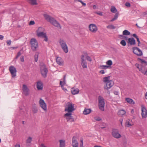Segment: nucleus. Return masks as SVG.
I'll list each match as a JSON object with an SVG mask.
<instances>
[{"instance_id":"1","label":"nucleus","mask_w":147,"mask_h":147,"mask_svg":"<svg viewBox=\"0 0 147 147\" xmlns=\"http://www.w3.org/2000/svg\"><path fill=\"white\" fill-rule=\"evenodd\" d=\"M103 82L106 84L104 86L105 90L110 89L114 84V82L112 80H110V76L105 77L103 79Z\"/></svg>"},{"instance_id":"2","label":"nucleus","mask_w":147,"mask_h":147,"mask_svg":"<svg viewBox=\"0 0 147 147\" xmlns=\"http://www.w3.org/2000/svg\"><path fill=\"white\" fill-rule=\"evenodd\" d=\"M44 16L45 19L48 21L49 22L51 23L55 27L61 28V26L60 24L54 18L51 17L49 15L46 14H44Z\"/></svg>"},{"instance_id":"3","label":"nucleus","mask_w":147,"mask_h":147,"mask_svg":"<svg viewBox=\"0 0 147 147\" xmlns=\"http://www.w3.org/2000/svg\"><path fill=\"white\" fill-rule=\"evenodd\" d=\"M75 105L72 102H68L65 106V111L69 113H71L75 110Z\"/></svg>"},{"instance_id":"4","label":"nucleus","mask_w":147,"mask_h":147,"mask_svg":"<svg viewBox=\"0 0 147 147\" xmlns=\"http://www.w3.org/2000/svg\"><path fill=\"white\" fill-rule=\"evenodd\" d=\"M59 42L63 51L66 53H67L68 52V47L65 41L63 39H60Z\"/></svg>"},{"instance_id":"5","label":"nucleus","mask_w":147,"mask_h":147,"mask_svg":"<svg viewBox=\"0 0 147 147\" xmlns=\"http://www.w3.org/2000/svg\"><path fill=\"white\" fill-rule=\"evenodd\" d=\"M99 107L100 110L104 111L105 102L103 98L100 96H98Z\"/></svg>"},{"instance_id":"6","label":"nucleus","mask_w":147,"mask_h":147,"mask_svg":"<svg viewBox=\"0 0 147 147\" xmlns=\"http://www.w3.org/2000/svg\"><path fill=\"white\" fill-rule=\"evenodd\" d=\"M30 43L31 45V48L32 50H36L38 47L37 42L35 38H32L30 40Z\"/></svg>"},{"instance_id":"7","label":"nucleus","mask_w":147,"mask_h":147,"mask_svg":"<svg viewBox=\"0 0 147 147\" xmlns=\"http://www.w3.org/2000/svg\"><path fill=\"white\" fill-rule=\"evenodd\" d=\"M40 70L42 76L44 78H46L47 77L48 70L45 65L43 64L42 66H41Z\"/></svg>"},{"instance_id":"8","label":"nucleus","mask_w":147,"mask_h":147,"mask_svg":"<svg viewBox=\"0 0 147 147\" xmlns=\"http://www.w3.org/2000/svg\"><path fill=\"white\" fill-rule=\"evenodd\" d=\"M40 106L45 111H47V105L44 100L42 98H40L39 101Z\"/></svg>"},{"instance_id":"9","label":"nucleus","mask_w":147,"mask_h":147,"mask_svg":"<svg viewBox=\"0 0 147 147\" xmlns=\"http://www.w3.org/2000/svg\"><path fill=\"white\" fill-rule=\"evenodd\" d=\"M141 115L142 118H146L147 117V110L144 105L141 107Z\"/></svg>"},{"instance_id":"10","label":"nucleus","mask_w":147,"mask_h":147,"mask_svg":"<svg viewBox=\"0 0 147 147\" xmlns=\"http://www.w3.org/2000/svg\"><path fill=\"white\" fill-rule=\"evenodd\" d=\"M133 53L136 55L141 56L142 55V51L139 48L137 47H134L133 48Z\"/></svg>"},{"instance_id":"11","label":"nucleus","mask_w":147,"mask_h":147,"mask_svg":"<svg viewBox=\"0 0 147 147\" xmlns=\"http://www.w3.org/2000/svg\"><path fill=\"white\" fill-rule=\"evenodd\" d=\"M71 115L72 114L71 113L69 112L65 114L64 117L65 118L67 121H70L71 122L74 121V119L73 118Z\"/></svg>"},{"instance_id":"12","label":"nucleus","mask_w":147,"mask_h":147,"mask_svg":"<svg viewBox=\"0 0 147 147\" xmlns=\"http://www.w3.org/2000/svg\"><path fill=\"white\" fill-rule=\"evenodd\" d=\"M36 34L38 37L44 38H45V41L46 42L48 41V37L47 36L46 33L44 32H37Z\"/></svg>"},{"instance_id":"13","label":"nucleus","mask_w":147,"mask_h":147,"mask_svg":"<svg viewBox=\"0 0 147 147\" xmlns=\"http://www.w3.org/2000/svg\"><path fill=\"white\" fill-rule=\"evenodd\" d=\"M9 70L11 73L12 77L13 78L16 76V70L13 66H10L9 67Z\"/></svg>"},{"instance_id":"14","label":"nucleus","mask_w":147,"mask_h":147,"mask_svg":"<svg viewBox=\"0 0 147 147\" xmlns=\"http://www.w3.org/2000/svg\"><path fill=\"white\" fill-rule=\"evenodd\" d=\"M89 28L90 31L92 32H95L98 30V28L95 24H91L89 25Z\"/></svg>"},{"instance_id":"15","label":"nucleus","mask_w":147,"mask_h":147,"mask_svg":"<svg viewBox=\"0 0 147 147\" xmlns=\"http://www.w3.org/2000/svg\"><path fill=\"white\" fill-rule=\"evenodd\" d=\"M112 134L114 137L116 138H119L121 136V135L119 133L118 130L117 129L113 130Z\"/></svg>"},{"instance_id":"16","label":"nucleus","mask_w":147,"mask_h":147,"mask_svg":"<svg viewBox=\"0 0 147 147\" xmlns=\"http://www.w3.org/2000/svg\"><path fill=\"white\" fill-rule=\"evenodd\" d=\"M84 56L82 55L81 56V65L83 68H86L87 67V63L84 58Z\"/></svg>"},{"instance_id":"17","label":"nucleus","mask_w":147,"mask_h":147,"mask_svg":"<svg viewBox=\"0 0 147 147\" xmlns=\"http://www.w3.org/2000/svg\"><path fill=\"white\" fill-rule=\"evenodd\" d=\"M23 93L26 96L28 95L29 94V90L26 85L24 84L22 87Z\"/></svg>"},{"instance_id":"18","label":"nucleus","mask_w":147,"mask_h":147,"mask_svg":"<svg viewBox=\"0 0 147 147\" xmlns=\"http://www.w3.org/2000/svg\"><path fill=\"white\" fill-rule=\"evenodd\" d=\"M72 143L73 147H78V143L77 140V138L76 137H73Z\"/></svg>"},{"instance_id":"19","label":"nucleus","mask_w":147,"mask_h":147,"mask_svg":"<svg viewBox=\"0 0 147 147\" xmlns=\"http://www.w3.org/2000/svg\"><path fill=\"white\" fill-rule=\"evenodd\" d=\"M127 43L131 45H134L136 41L134 38H129L128 39Z\"/></svg>"},{"instance_id":"20","label":"nucleus","mask_w":147,"mask_h":147,"mask_svg":"<svg viewBox=\"0 0 147 147\" xmlns=\"http://www.w3.org/2000/svg\"><path fill=\"white\" fill-rule=\"evenodd\" d=\"M57 63L60 65H63V59L60 57H57L56 59Z\"/></svg>"},{"instance_id":"21","label":"nucleus","mask_w":147,"mask_h":147,"mask_svg":"<svg viewBox=\"0 0 147 147\" xmlns=\"http://www.w3.org/2000/svg\"><path fill=\"white\" fill-rule=\"evenodd\" d=\"M36 86L38 90H42L43 87L42 83L40 81L38 82L37 83Z\"/></svg>"},{"instance_id":"22","label":"nucleus","mask_w":147,"mask_h":147,"mask_svg":"<svg viewBox=\"0 0 147 147\" xmlns=\"http://www.w3.org/2000/svg\"><path fill=\"white\" fill-rule=\"evenodd\" d=\"M71 91L72 94L75 95L79 93V90L77 88H73L71 89Z\"/></svg>"},{"instance_id":"23","label":"nucleus","mask_w":147,"mask_h":147,"mask_svg":"<svg viewBox=\"0 0 147 147\" xmlns=\"http://www.w3.org/2000/svg\"><path fill=\"white\" fill-rule=\"evenodd\" d=\"M125 100V101L129 104L134 105L135 104V102L132 99L130 98H126Z\"/></svg>"},{"instance_id":"24","label":"nucleus","mask_w":147,"mask_h":147,"mask_svg":"<svg viewBox=\"0 0 147 147\" xmlns=\"http://www.w3.org/2000/svg\"><path fill=\"white\" fill-rule=\"evenodd\" d=\"M30 4L34 5L37 4L36 0H26Z\"/></svg>"},{"instance_id":"25","label":"nucleus","mask_w":147,"mask_h":147,"mask_svg":"<svg viewBox=\"0 0 147 147\" xmlns=\"http://www.w3.org/2000/svg\"><path fill=\"white\" fill-rule=\"evenodd\" d=\"M91 111L90 109L85 108L83 111V113L84 115H87L90 113Z\"/></svg>"},{"instance_id":"26","label":"nucleus","mask_w":147,"mask_h":147,"mask_svg":"<svg viewBox=\"0 0 147 147\" xmlns=\"http://www.w3.org/2000/svg\"><path fill=\"white\" fill-rule=\"evenodd\" d=\"M126 113L125 111L123 110H121L119 111L118 112V115L120 116H122L125 115Z\"/></svg>"},{"instance_id":"27","label":"nucleus","mask_w":147,"mask_h":147,"mask_svg":"<svg viewBox=\"0 0 147 147\" xmlns=\"http://www.w3.org/2000/svg\"><path fill=\"white\" fill-rule=\"evenodd\" d=\"M66 84L65 81V76H63V81H61L60 82V85L61 86H63Z\"/></svg>"},{"instance_id":"28","label":"nucleus","mask_w":147,"mask_h":147,"mask_svg":"<svg viewBox=\"0 0 147 147\" xmlns=\"http://www.w3.org/2000/svg\"><path fill=\"white\" fill-rule=\"evenodd\" d=\"M138 60L143 66H145L147 65V62L144 60L140 58L138 59Z\"/></svg>"},{"instance_id":"29","label":"nucleus","mask_w":147,"mask_h":147,"mask_svg":"<svg viewBox=\"0 0 147 147\" xmlns=\"http://www.w3.org/2000/svg\"><path fill=\"white\" fill-rule=\"evenodd\" d=\"M98 67L100 69H106L109 68V66L106 65H100L98 66Z\"/></svg>"},{"instance_id":"30","label":"nucleus","mask_w":147,"mask_h":147,"mask_svg":"<svg viewBox=\"0 0 147 147\" xmlns=\"http://www.w3.org/2000/svg\"><path fill=\"white\" fill-rule=\"evenodd\" d=\"M60 142L59 147H65V141L62 140H59Z\"/></svg>"},{"instance_id":"31","label":"nucleus","mask_w":147,"mask_h":147,"mask_svg":"<svg viewBox=\"0 0 147 147\" xmlns=\"http://www.w3.org/2000/svg\"><path fill=\"white\" fill-rule=\"evenodd\" d=\"M106 63L107 66H109V68L111 67V66L113 64V62L111 60H109L107 61Z\"/></svg>"},{"instance_id":"32","label":"nucleus","mask_w":147,"mask_h":147,"mask_svg":"<svg viewBox=\"0 0 147 147\" xmlns=\"http://www.w3.org/2000/svg\"><path fill=\"white\" fill-rule=\"evenodd\" d=\"M119 16V14L118 13H115L114 17L112 18L111 20L110 21L111 22H112L114 21L115 20H116L118 18V17Z\"/></svg>"},{"instance_id":"33","label":"nucleus","mask_w":147,"mask_h":147,"mask_svg":"<svg viewBox=\"0 0 147 147\" xmlns=\"http://www.w3.org/2000/svg\"><path fill=\"white\" fill-rule=\"evenodd\" d=\"M32 140V138L31 137H29L26 140V143L27 144L31 143Z\"/></svg>"},{"instance_id":"34","label":"nucleus","mask_w":147,"mask_h":147,"mask_svg":"<svg viewBox=\"0 0 147 147\" xmlns=\"http://www.w3.org/2000/svg\"><path fill=\"white\" fill-rule=\"evenodd\" d=\"M130 33V32L126 30H124L123 32V34L124 35H129Z\"/></svg>"},{"instance_id":"35","label":"nucleus","mask_w":147,"mask_h":147,"mask_svg":"<svg viewBox=\"0 0 147 147\" xmlns=\"http://www.w3.org/2000/svg\"><path fill=\"white\" fill-rule=\"evenodd\" d=\"M45 31V29L44 28L42 27H40L36 31V33H37V32H44Z\"/></svg>"},{"instance_id":"36","label":"nucleus","mask_w":147,"mask_h":147,"mask_svg":"<svg viewBox=\"0 0 147 147\" xmlns=\"http://www.w3.org/2000/svg\"><path fill=\"white\" fill-rule=\"evenodd\" d=\"M107 28L110 29H114L116 27L113 24L109 25L107 26Z\"/></svg>"},{"instance_id":"37","label":"nucleus","mask_w":147,"mask_h":147,"mask_svg":"<svg viewBox=\"0 0 147 147\" xmlns=\"http://www.w3.org/2000/svg\"><path fill=\"white\" fill-rule=\"evenodd\" d=\"M117 9L114 6H112L111 9V11L113 13H115L117 11Z\"/></svg>"},{"instance_id":"38","label":"nucleus","mask_w":147,"mask_h":147,"mask_svg":"<svg viewBox=\"0 0 147 147\" xmlns=\"http://www.w3.org/2000/svg\"><path fill=\"white\" fill-rule=\"evenodd\" d=\"M85 56L86 58L87 59V60L88 61L91 62L92 61V60L90 57L88 55H87V54L86 53L85 54Z\"/></svg>"},{"instance_id":"39","label":"nucleus","mask_w":147,"mask_h":147,"mask_svg":"<svg viewBox=\"0 0 147 147\" xmlns=\"http://www.w3.org/2000/svg\"><path fill=\"white\" fill-rule=\"evenodd\" d=\"M127 126L128 127H130L133 124L131 121H130L129 120V121H127L126 123Z\"/></svg>"},{"instance_id":"40","label":"nucleus","mask_w":147,"mask_h":147,"mask_svg":"<svg viewBox=\"0 0 147 147\" xmlns=\"http://www.w3.org/2000/svg\"><path fill=\"white\" fill-rule=\"evenodd\" d=\"M120 44L123 46H125L126 45V43L124 40H122L120 42Z\"/></svg>"},{"instance_id":"41","label":"nucleus","mask_w":147,"mask_h":147,"mask_svg":"<svg viewBox=\"0 0 147 147\" xmlns=\"http://www.w3.org/2000/svg\"><path fill=\"white\" fill-rule=\"evenodd\" d=\"M135 66L139 69V71L141 72V71H143L142 67H140V66L139 64L136 63L135 65Z\"/></svg>"},{"instance_id":"42","label":"nucleus","mask_w":147,"mask_h":147,"mask_svg":"<svg viewBox=\"0 0 147 147\" xmlns=\"http://www.w3.org/2000/svg\"><path fill=\"white\" fill-rule=\"evenodd\" d=\"M38 53H36L35 55V61L36 62L38 60Z\"/></svg>"},{"instance_id":"43","label":"nucleus","mask_w":147,"mask_h":147,"mask_svg":"<svg viewBox=\"0 0 147 147\" xmlns=\"http://www.w3.org/2000/svg\"><path fill=\"white\" fill-rule=\"evenodd\" d=\"M76 1L80 2L82 4V5L84 6H85L86 5V3L83 2L81 0H76Z\"/></svg>"},{"instance_id":"44","label":"nucleus","mask_w":147,"mask_h":147,"mask_svg":"<svg viewBox=\"0 0 147 147\" xmlns=\"http://www.w3.org/2000/svg\"><path fill=\"white\" fill-rule=\"evenodd\" d=\"M141 72L144 75L147 76V69L146 71L143 70L141 71Z\"/></svg>"},{"instance_id":"45","label":"nucleus","mask_w":147,"mask_h":147,"mask_svg":"<svg viewBox=\"0 0 147 147\" xmlns=\"http://www.w3.org/2000/svg\"><path fill=\"white\" fill-rule=\"evenodd\" d=\"M32 111L34 113H37V108L36 107L32 109Z\"/></svg>"},{"instance_id":"46","label":"nucleus","mask_w":147,"mask_h":147,"mask_svg":"<svg viewBox=\"0 0 147 147\" xmlns=\"http://www.w3.org/2000/svg\"><path fill=\"white\" fill-rule=\"evenodd\" d=\"M35 24V22L33 20L30 21L29 22V25H32Z\"/></svg>"},{"instance_id":"47","label":"nucleus","mask_w":147,"mask_h":147,"mask_svg":"<svg viewBox=\"0 0 147 147\" xmlns=\"http://www.w3.org/2000/svg\"><path fill=\"white\" fill-rule=\"evenodd\" d=\"M22 53L20 52V51L17 54L16 57V59H17L21 55Z\"/></svg>"},{"instance_id":"48","label":"nucleus","mask_w":147,"mask_h":147,"mask_svg":"<svg viewBox=\"0 0 147 147\" xmlns=\"http://www.w3.org/2000/svg\"><path fill=\"white\" fill-rule=\"evenodd\" d=\"M7 45L9 46L11 44V41L10 40H8L7 41Z\"/></svg>"},{"instance_id":"49","label":"nucleus","mask_w":147,"mask_h":147,"mask_svg":"<svg viewBox=\"0 0 147 147\" xmlns=\"http://www.w3.org/2000/svg\"><path fill=\"white\" fill-rule=\"evenodd\" d=\"M99 73L101 74H105V72L104 70H102L99 71Z\"/></svg>"},{"instance_id":"50","label":"nucleus","mask_w":147,"mask_h":147,"mask_svg":"<svg viewBox=\"0 0 147 147\" xmlns=\"http://www.w3.org/2000/svg\"><path fill=\"white\" fill-rule=\"evenodd\" d=\"M136 39H137V41L138 42V46H139L140 45V41L139 39L138 38H137Z\"/></svg>"},{"instance_id":"51","label":"nucleus","mask_w":147,"mask_h":147,"mask_svg":"<svg viewBox=\"0 0 147 147\" xmlns=\"http://www.w3.org/2000/svg\"><path fill=\"white\" fill-rule=\"evenodd\" d=\"M119 36L120 37H121L122 38H122V39L125 38V39H127V37L123 36L122 35H120Z\"/></svg>"},{"instance_id":"52","label":"nucleus","mask_w":147,"mask_h":147,"mask_svg":"<svg viewBox=\"0 0 147 147\" xmlns=\"http://www.w3.org/2000/svg\"><path fill=\"white\" fill-rule=\"evenodd\" d=\"M119 36L120 37H121L122 38H122V39L125 38V39H127V37L123 36L122 35H120Z\"/></svg>"},{"instance_id":"53","label":"nucleus","mask_w":147,"mask_h":147,"mask_svg":"<svg viewBox=\"0 0 147 147\" xmlns=\"http://www.w3.org/2000/svg\"><path fill=\"white\" fill-rule=\"evenodd\" d=\"M20 60L22 62H24V56H22L20 57Z\"/></svg>"},{"instance_id":"54","label":"nucleus","mask_w":147,"mask_h":147,"mask_svg":"<svg viewBox=\"0 0 147 147\" xmlns=\"http://www.w3.org/2000/svg\"><path fill=\"white\" fill-rule=\"evenodd\" d=\"M95 119L97 121H100L101 120V119L99 117H96Z\"/></svg>"},{"instance_id":"55","label":"nucleus","mask_w":147,"mask_h":147,"mask_svg":"<svg viewBox=\"0 0 147 147\" xmlns=\"http://www.w3.org/2000/svg\"><path fill=\"white\" fill-rule=\"evenodd\" d=\"M125 5L127 7H129L130 6V4L129 3L127 2L125 3Z\"/></svg>"},{"instance_id":"56","label":"nucleus","mask_w":147,"mask_h":147,"mask_svg":"<svg viewBox=\"0 0 147 147\" xmlns=\"http://www.w3.org/2000/svg\"><path fill=\"white\" fill-rule=\"evenodd\" d=\"M61 87L62 89L65 92L67 91V90L66 88H64L63 86H61Z\"/></svg>"},{"instance_id":"57","label":"nucleus","mask_w":147,"mask_h":147,"mask_svg":"<svg viewBox=\"0 0 147 147\" xmlns=\"http://www.w3.org/2000/svg\"><path fill=\"white\" fill-rule=\"evenodd\" d=\"M96 13L98 15L100 16H103V14L102 12H96Z\"/></svg>"},{"instance_id":"58","label":"nucleus","mask_w":147,"mask_h":147,"mask_svg":"<svg viewBox=\"0 0 147 147\" xmlns=\"http://www.w3.org/2000/svg\"><path fill=\"white\" fill-rule=\"evenodd\" d=\"M114 93L116 95H118L119 94V92L118 91H114Z\"/></svg>"},{"instance_id":"59","label":"nucleus","mask_w":147,"mask_h":147,"mask_svg":"<svg viewBox=\"0 0 147 147\" xmlns=\"http://www.w3.org/2000/svg\"><path fill=\"white\" fill-rule=\"evenodd\" d=\"M134 37H135L136 39L137 38H138V36H137L136 34H133L132 35Z\"/></svg>"},{"instance_id":"60","label":"nucleus","mask_w":147,"mask_h":147,"mask_svg":"<svg viewBox=\"0 0 147 147\" xmlns=\"http://www.w3.org/2000/svg\"><path fill=\"white\" fill-rule=\"evenodd\" d=\"M15 147H20V146L19 144H17L15 145Z\"/></svg>"},{"instance_id":"61","label":"nucleus","mask_w":147,"mask_h":147,"mask_svg":"<svg viewBox=\"0 0 147 147\" xmlns=\"http://www.w3.org/2000/svg\"><path fill=\"white\" fill-rule=\"evenodd\" d=\"M3 36L2 35H0V39L1 40H2L3 39Z\"/></svg>"},{"instance_id":"62","label":"nucleus","mask_w":147,"mask_h":147,"mask_svg":"<svg viewBox=\"0 0 147 147\" xmlns=\"http://www.w3.org/2000/svg\"><path fill=\"white\" fill-rule=\"evenodd\" d=\"M93 9H95L97 8V6L96 5H94L93 6Z\"/></svg>"},{"instance_id":"63","label":"nucleus","mask_w":147,"mask_h":147,"mask_svg":"<svg viewBox=\"0 0 147 147\" xmlns=\"http://www.w3.org/2000/svg\"><path fill=\"white\" fill-rule=\"evenodd\" d=\"M83 147V143H80V147Z\"/></svg>"},{"instance_id":"64","label":"nucleus","mask_w":147,"mask_h":147,"mask_svg":"<svg viewBox=\"0 0 147 147\" xmlns=\"http://www.w3.org/2000/svg\"><path fill=\"white\" fill-rule=\"evenodd\" d=\"M40 147H47L43 144H42L40 146Z\"/></svg>"}]
</instances>
